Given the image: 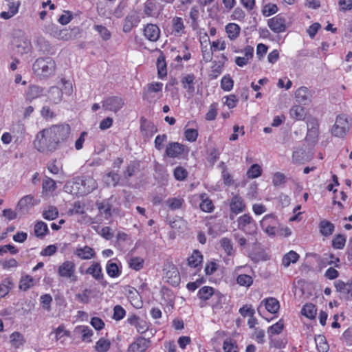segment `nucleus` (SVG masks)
<instances>
[{"label": "nucleus", "instance_id": "f257e3e1", "mask_svg": "<svg viewBox=\"0 0 352 352\" xmlns=\"http://www.w3.org/2000/svg\"><path fill=\"white\" fill-rule=\"evenodd\" d=\"M70 133L71 127L68 124H52L37 133L33 142L34 147L39 153H52L67 140Z\"/></svg>", "mask_w": 352, "mask_h": 352}, {"label": "nucleus", "instance_id": "f03ea898", "mask_svg": "<svg viewBox=\"0 0 352 352\" xmlns=\"http://www.w3.org/2000/svg\"><path fill=\"white\" fill-rule=\"evenodd\" d=\"M32 70L40 78H48L55 74L56 64L50 57L38 58L33 63Z\"/></svg>", "mask_w": 352, "mask_h": 352}, {"label": "nucleus", "instance_id": "7ed1b4c3", "mask_svg": "<svg viewBox=\"0 0 352 352\" xmlns=\"http://www.w3.org/2000/svg\"><path fill=\"white\" fill-rule=\"evenodd\" d=\"M98 187L96 180L91 176H82L78 177L74 182L72 188L77 190L76 194L85 195L91 192Z\"/></svg>", "mask_w": 352, "mask_h": 352}, {"label": "nucleus", "instance_id": "20e7f679", "mask_svg": "<svg viewBox=\"0 0 352 352\" xmlns=\"http://www.w3.org/2000/svg\"><path fill=\"white\" fill-rule=\"evenodd\" d=\"M350 129V124L346 115L337 116L336 122L331 129V133L334 136L343 138Z\"/></svg>", "mask_w": 352, "mask_h": 352}, {"label": "nucleus", "instance_id": "39448f33", "mask_svg": "<svg viewBox=\"0 0 352 352\" xmlns=\"http://www.w3.org/2000/svg\"><path fill=\"white\" fill-rule=\"evenodd\" d=\"M238 228L246 234L255 233L256 226L254 220L248 214H245L237 219Z\"/></svg>", "mask_w": 352, "mask_h": 352}, {"label": "nucleus", "instance_id": "423d86ee", "mask_svg": "<svg viewBox=\"0 0 352 352\" xmlns=\"http://www.w3.org/2000/svg\"><path fill=\"white\" fill-rule=\"evenodd\" d=\"M76 266L74 262L67 261L63 263L58 269V273L60 276L69 278L72 281L77 280V276L75 274Z\"/></svg>", "mask_w": 352, "mask_h": 352}, {"label": "nucleus", "instance_id": "0eeeda50", "mask_svg": "<svg viewBox=\"0 0 352 352\" xmlns=\"http://www.w3.org/2000/svg\"><path fill=\"white\" fill-rule=\"evenodd\" d=\"M188 153V147L179 142H170L168 144L165 151L166 155L171 158L179 157Z\"/></svg>", "mask_w": 352, "mask_h": 352}, {"label": "nucleus", "instance_id": "6e6552de", "mask_svg": "<svg viewBox=\"0 0 352 352\" xmlns=\"http://www.w3.org/2000/svg\"><path fill=\"white\" fill-rule=\"evenodd\" d=\"M124 104V100L119 96H110L104 99L102 102V108L106 111L118 112Z\"/></svg>", "mask_w": 352, "mask_h": 352}, {"label": "nucleus", "instance_id": "1a4fd4ad", "mask_svg": "<svg viewBox=\"0 0 352 352\" xmlns=\"http://www.w3.org/2000/svg\"><path fill=\"white\" fill-rule=\"evenodd\" d=\"M163 270L168 283L173 286H176L179 283V273L177 268L174 265L167 264L164 266Z\"/></svg>", "mask_w": 352, "mask_h": 352}, {"label": "nucleus", "instance_id": "9d476101", "mask_svg": "<svg viewBox=\"0 0 352 352\" xmlns=\"http://www.w3.org/2000/svg\"><path fill=\"white\" fill-rule=\"evenodd\" d=\"M267 25L272 31L278 34L285 32L287 28L285 19L279 14L268 19Z\"/></svg>", "mask_w": 352, "mask_h": 352}, {"label": "nucleus", "instance_id": "9b49d317", "mask_svg": "<svg viewBox=\"0 0 352 352\" xmlns=\"http://www.w3.org/2000/svg\"><path fill=\"white\" fill-rule=\"evenodd\" d=\"M263 230L269 235H274L276 233V219L272 214L265 215L260 222Z\"/></svg>", "mask_w": 352, "mask_h": 352}, {"label": "nucleus", "instance_id": "f8f14e48", "mask_svg": "<svg viewBox=\"0 0 352 352\" xmlns=\"http://www.w3.org/2000/svg\"><path fill=\"white\" fill-rule=\"evenodd\" d=\"M335 287L344 299L349 300L352 298V281L344 283L339 280L335 283Z\"/></svg>", "mask_w": 352, "mask_h": 352}, {"label": "nucleus", "instance_id": "ddd939ff", "mask_svg": "<svg viewBox=\"0 0 352 352\" xmlns=\"http://www.w3.org/2000/svg\"><path fill=\"white\" fill-rule=\"evenodd\" d=\"M163 84L162 82H152L147 85L146 88L143 91V99L150 102L154 100L153 93L160 92L162 89Z\"/></svg>", "mask_w": 352, "mask_h": 352}, {"label": "nucleus", "instance_id": "4468645a", "mask_svg": "<svg viewBox=\"0 0 352 352\" xmlns=\"http://www.w3.org/2000/svg\"><path fill=\"white\" fill-rule=\"evenodd\" d=\"M150 346V340L143 337L138 338L128 348L127 352H145Z\"/></svg>", "mask_w": 352, "mask_h": 352}, {"label": "nucleus", "instance_id": "2eb2a0df", "mask_svg": "<svg viewBox=\"0 0 352 352\" xmlns=\"http://www.w3.org/2000/svg\"><path fill=\"white\" fill-rule=\"evenodd\" d=\"M63 95L62 89L56 86H52L47 91V102L51 104H58L62 101Z\"/></svg>", "mask_w": 352, "mask_h": 352}, {"label": "nucleus", "instance_id": "dca6fc26", "mask_svg": "<svg viewBox=\"0 0 352 352\" xmlns=\"http://www.w3.org/2000/svg\"><path fill=\"white\" fill-rule=\"evenodd\" d=\"M39 201H36L34 196L28 195L22 197L18 202L16 210L19 211H28L31 207L38 204Z\"/></svg>", "mask_w": 352, "mask_h": 352}, {"label": "nucleus", "instance_id": "f3484780", "mask_svg": "<svg viewBox=\"0 0 352 352\" xmlns=\"http://www.w3.org/2000/svg\"><path fill=\"white\" fill-rule=\"evenodd\" d=\"M144 35L150 41H157L160 35V28L155 24H147L144 29Z\"/></svg>", "mask_w": 352, "mask_h": 352}, {"label": "nucleus", "instance_id": "a211bd4d", "mask_svg": "<svg viewBox=\"0 0 352 352\" xmlns=\"http://www.w3.org/2000/svg\"><path fill=\"white\" fill-rule=\"evenodd\" d=\"M295 97L298 103L305 105L311 102V94L307 87H301L296 90Z\"/></svg>", "mask_w": 352, "mask_h": 352}, {"label": "nucleus", "instance_id": "6ab92c4d", "mask_svg": "<svg viewBox=\"0 0 352 352\" xmlns=\"http://www.w3.org/2000/svg\"><path fill=\"white\" fill-rule=\"evenodd\" d=\"M140 122V130L144 137L150 138L157 133V126L153 122H149L143 118H141Z\"/></svg>", "mask_w": 352, "mask_h": 352}, {"label": "nucleus", "instance_id": "aec40b11", "mask_svg": "<svg viewBox=\"0 0 352 352\" xmlns=\"http://www.w3.org/2000/svg\"><path fill=\"white\" fill-rule=\"evenodd\" d=\"M195 76L192 74L184 76L181 79L183 88L185 89L190 96L195 92Z\"/></svg>", "mask_w": 352, "mask_h": 352}, {"label": "nucleus", "instance_id": "412c9836", "mask_svg": "<svg viewBox=\"0 0 352 352\" xmlns=\"http://www.w3.org/2000/svg\"><path fill=\"white\" fill-rule=\"evenodd\" d=\"M74 333L81 336V340L84 342H90L91 337L93 336V331L87 326H78L75 327Z\"/></svg>", "mask_w": 352, "mask_h": 352}, {"label": "nucleus", "instance_id": "4be33fe9", "mask_svg": "<svg viewBox=\"0 0 352 352\" xmlns=\"http://www.w3.org/2000/svg\"><path fill=\"white\" fill-rule=\"evenodd\" d=\"M8 11L1 12L0 14V17L8 20L14 16L19 12V8L20 6L19 1H12L9 2L8 4Z\"/></svg>", "mask_w": 352, "mask_h": 352}, {"label": "nucleus", "instance_id": "5701e85b", "mask_svg": "<svg viewBox=\"0 0 352 352\" xmlns=\"http://www.w3.org/2000/svg\"><path fill=\"white\" fill-rule=\"evenodd\" d=\"M230 210L234 214H239L244 211L245 208V204L241 197L239 196H234L230 204Z\"/></svg>", "mask_w": 352, "mask_h": 352}, {"label": "nucleus", "instance_id": "b1692460", "mask_svg": "<svg viewBox=\"0 0 352 352\" xmlns=\"http://www.w3.org/2000/svg\"><path fill=\"white\" fill-rule=\"evenodd\" d=\"M74 254L81 259L88 260L95 256L94 249L89 246L77 248Z\"/></svg>", "mask_w": 352, "mask_h": 352}, {"label": "nucleus", "instance_id": "393cba45", "mask_svg": "<svg viewBox=\"0 0 352 352\" xmlns=\"http://www.w3.org/2000/svg\"><path fill=\"white\" fill-rule=\"evenodd\" d=\"M43 93V89L37 85H30L26 91V100L32 101L41 96Z\"/></svg>", "mask_w": 352, "mask_h": 352}, {"label": "nucleus", "instance_id": "a878e982", "mask_svg": "<svg viewBox=\"0 0 352 352\" xmlns=\"http://www.w3.org/2000/svg\"><path fill=\"white\" fill-rule=\"evenodd\" d=\"M86 274L91 275L96 280H100L103 278L102 268L99 263H94L86 270Z\"/></svg>", "mask_w": 352, "mask_h": 352}, {"label": "nucleus", "instance_id": "bb28decb", "mask_svg": "<svg viewBox=\"0 0 352 352\" xmlns=\"http://www.w3.org/2000/svg\"><path fill=\"white\" fill-rule=\"evenodd\" d=\"M320 232L324 236H331L335 229L334 225L327 220H322L319 223Z\"/></svg>", "mask_w": 352, "mask_h": 352}, {"label": "nucleus", "instance_id": "cd10ccee", "mask_svg": "<svg viewBox=\"0 0 352 352\" xmlns=\"http://www.w3.org/2000/svg\"><path fill=\"white\" fill-rule=\"evenodd\" d=\"M225 29L228 38L232 41L236 39L239 36L241 28L236 23H230L226 26Z\"/></svg>", "mask_w": 352, "mask_h": 352}, {"label": "nucleus", "instance_id": "c85d7f7f", "mask_svg": "<svg viewBox=\"0 0 352 352\" xmlns=\"http://www.w3.org/2000/svg\"><path fill=\"white\" fill-rule=\"evenodd\" d=\"M217 290L209 286L202 287L198 292L197 296L202 300H207L213 298Z\"/></svg>", "mask_w": 352, "mask_h": 352}, {"label": "nucleus", "instance_id": "c756f323", "mask_svg": "<svg viewBox=\"0 0 352 352\" xmlns=\"http://www.w3.org/2000/svg\"><path fill=\"white\" fill-rule=\"evenodd\" d=\"M212 308L214 312H217L219 309L223 308V305L225 303L226 297L219 291H217L214 296L212 298Z\"/></svg>", "mask_w": 352, "mask_h": 352}, {"label": "nucleus", "instance_id": "7c9ffc66", "mask_svg": "<svg viewBox=\"0 0 352 352\" xmlns=\"http://www.w3.org/2000/svg\"><path fill=\"white\" fill-rule=\"evenodd\" d=\"M300 258L298 254L296 252L291 250L288 253L285 254L282 259V265L285 267H287L291 263H296Z\"/></svg>", "mask_w": 352, "mask_h": 352}, {"label": "nucleus", "instance_id": "2f4dec72", "mask_svg": "<svg viewBox=\"0 0 352 352\" xmlns=\"http://www.w3.org/2000/svg\"><path fill=\"white\" fill-rule=\"evenodd\" d=\"M220 245L228 256L234 255L235 250L233 243L230 238L223 237L220 240Z\"/></svg>", "mask_w": 352, "mask_h": 352}, {"label": "nucleus", "instance_id": "473e14b6", "mask_svg": "<svg viewBox=\"0 0 352 352\" xmlns=\"http://www.w3.org/2000/svg\"><path fill=\"white\" fill-rule=\"evenodd\" d=\"M184 203L182 197H170L166 201V205L171 210H175L181 208Z\"/></svg>", "mask_w": 352, "mask_h": 352}, {"label": "nucleus", "instance_id": "72a5a7b5", "mask_svg": "<svg viewBox=\"0 0 352 352\" xmlns=\"http://www.w3.org/2000/svg\"><path fill=\"white\" fill-rule=\"evenodd\" d=\"M290 116L292 118L297 120H303L305 117V109L300 105H295L289 111Z\"/></svg>", "mask_w": 352, "mask_h": 352}, {"label": "nucleus", "instance_id": "f704fd0d", "mask_svg": "<svg viewBox=\"0 0 352 352\" xmlns=\"http://www.w3.org/2000/svg\"><path fill=\"white\" fill-rule=\"evenodd\" d=\"M49 230L45 223L38 221L36 223L34 228V234L38 238H43L48 232Z\"/></svg>", "mask_w": 352, "mask_h": 352}, {"label": "nucleus", "instance_id": "c9c22d12", "mask_svg": "<svg viewBox=\"0 0 352 352\" xmlns=\"http://www.w3.org/2000/svg\"><path fill=\"white\" fill-rule=\"evenodd\" d=\"M301 313L303 316H306L309 319H314L316 317L317 313V309L316 306L312 303H307L305 305L301 310Z\"/></svg>", "mask_w": 352, "mask_h": 352}, {"label": "nucleus", "instance_id": "e433bc0d", "mask_svg": "<svg viewBox=\"0 0 352 352\" xmlns=\"http://www.w3.org/2000/svg\"><path fill=\"white\" fill-rule=\"evenodd\" d=\"M13 286L14 283L10 278H5L0 284V298L6 296Z\"/></svg>", "mask_w": 352, "mask_h": 352}, {"label": "nucleus", "instance_id": "4c0bfd02", "mask_svg": "<svg viewBox=\"0 0 352 352\" xmlns=\"http://www.w3.org/2000/svg\"><path fill=\"white\" fill-rule=\"evenodd\" d=\"M157 68L159 78H162L167 75L166 63L164 55H160L157 58Z\"/></svg>", "mask_w": 352, "mask_h": 352}, {"label": "nucleus", "instance_id": "58836bf2", "mask_svg": "<svg viewBox=\"0 0 352 352\" xmlns=\"http://www.w3.org/2000/svg\"><path fill=\"white\" fill-rule=\"evenodd\" d=\"M203 260V256L201 252L198 250H195L192 255L188 258V264L192 267H197Z\"/></svg>", "mask_w": 352, "mask_h": 352}, {"label": "nucleus", "instance_id": "ea45409f", "mask_svg": "<svg viewBox=\"0 0 352 352\" xmlns=\"http://www.w3.org/2000/svg\"><path fill=\"white\" fill-rule=\"evenodd\" d=\"M265 308L269 312L275 314L278 311L280 305L276 298H269L265 300Z\"/></svg>", "mask_w": 352, "mask_h": 352}, {"label": "nucleus", "instance_id": "a19ab883", "mask_svg": "<svg viewBox=\"0 0 352 352\" xmlns=\"http://www.w3.org/2000/svg\"><path fill=\"white\" fill-rule=\"evenodd\" d=\"M138 21L135 15H128L124 19L123 25V31L124 32H129L131 30L133 27L138 23Z\"/></svg>", "mask_w": 352, "mask_h": 352}, {"label": "nucleus", "instance_id": "79ce46f5", "mask_svg": "<svg viewBox=\"0 0 352 352\" xmlns=\"http://www.w3.org/2000/svg\"><path fill=\"white\" fill-rule=\"evenodd\" d=\"M10 342L16 348H19L25 343V339L22 334L19 332L15 331L10 335Z\"/></svg>", "mask_w": 352, "mask_h": 352}, {"label": "nucleus", "instance_id": "37998d69", "mask_svg": "<svg viewBox=\"0 0 352 352\" xmlns=\"http://www.w3.org/2000/svg\"><path fill=\"white\" fill-rule=\"evenodd\" d=\"M316 347L319 352H327L329 350V345L327 342L324 336L319 335L315 338Z\"/></svg>", "mask_w": 352, "mask_h": 352}, {"label": "nucleus", "instance_id": "c03bdc74", "mask_svg": "<svg viewBox=\"0 0 352 352\" xmlns=\"http://www.w3.org/2000/svg\"><path fill=\"white\" fill-rule=\"evenodd\" d=\"M58 212L56 207L49 206L43 212V217L45 219L52 221L58 217Z\"/></svg>", "mask_w": 352, "mask_h": 352}, {"label": "nucleus", "instance_id": "a18cd8bd", "mask_svg": "<svg viewBox=\"0 0 352 352\" xmlns=\"http://www.w3.org/2000/svg\"><path fill=\"white\" fill-rule=\"evenodd\" d=\"M104 182L108 186H116L120 181V175L113 172H110L104 178Z\"/></svg>", "mask_w": 352, "mask_h": 352}, {"label": "nucleus", "instance_id": "49530a36", "mask_svg": "<svg viewBox=\"0 0 352 352\" xmlns=\"http://www.w3.org/2000/svg\"><path fill=\"white\" fill-rule=\"evenodd\" d=\"M34 284V279L30 276H25L22 277L19 282V289L23 291H27Z\"/></svg>", "mask_w": 352, "mask_h": 352}, {"label": "nucleus", "instance_id": "de8ad7c7", "mask_svg": "<svg viewBox=\"0 0 352 352\" xmlns=\"http://www.w3.org/2000/svg\"><path fill=\"white\" fill-rule=\"evenodd\" d=\"M111 346V342L104 338H100L95 345V349L98 352H107Z\"/></svg>", "mask_w": 352, "mask_h": 352}, {"label": "nucleus", "instance_id": "09e8293b", "mask_svg": "<svg viewBox=\"0 0 352 352\" xmlns=\"http://www.w3.org/2000/svg\"><path fill=\"white\" fill-rule=\"evenodd\" d=\"M224 352H238V346L235 341L231 338H227L223 344Z\"/></svg>", "mask_w": 352, "mask_h": 352}, {"label": "nucleus", "instance_id": "8fccbe9b", "mask_svg": "<svg viewBox=\"0 0 352 352\" xmlns=\"http://www.w3.org/2000/svg\"><path fill=\"white\" fill-rule=\"evenodd\" d=\"M99 212L101 214L104 215L106 219L111 217V206L107 201H102L98 204Z\"/></svg>", "mask_w": 352, "mask_h": 352}, {"label": "nucleus", "instance_id": "3c124183", "mask_svg": "<svg viewBox=\"0 0 352 352\" xmlns=\"http://www.w3.org/2000/svg\"><path fill=\"white\" fill-rule=\"evenodd\" d=\"M261 173L262 170L261 166L257 164H252L250 166V168L248 170L247 176L248 177L252 179L257 178L261 175Z\"/></svg>", "mask_w": 352, "mask_h": 352}, {"label": "nucleus", "instance_id": "603ef678", "mask_svg": "<svg viewBox=\"0 0 352 352\" xmlns=\"http://www.w3.org/2000/svg\"><path fill=\"white\" fill-rule=\"evenodd\" d=\"M106 268L108 275L111 277H117L120 274L117 264L111 261H108Z\"/></svg>", "mask_w": 352, "mask_h": 352}, {"label": "nucleus", "instance_id": "864d4df0", "mask_svg": "<svg viewBox=\"0 0 352 352\" xmlns=\"http://www.w3.org/2000/svg\"><path fill=\"white\" fill-rule=\"evenodd\" d=\"M346 243V238L342 234H337L332 240V246L336 249H342Z\"/></svg>", "mask_w": 352, "mask_h": 352}, {"label": "nucleus", "instance_id": "5fc2aeb1", "mask_svg": "<svg viewBox=\"0 0 352 352\" xmlns=\"http://www.w3.org/2000/svg\"><path fill=\"white\" fill-rule=\"evenodd\" d=\"M236 283L241 286L250 287L253 283V279L249 275L241 274L237 276Z\"/></svg>", "mask_w": 352, "mask_h": 352}, {"label": "nucleus", "instance_id": "6e6d98bb", "mask_svg": "<svg viewBox=\"0 0 352 352\" xmlns=\"http://www.w3.org/2000/svg\"><path fill=\"white\" fill-rule=\"evenodd\" d=\"M56 188L54 180L50 177H46L43 182V190L45 192H52Z\"/></svg>", "mask_w": 352, "mask_h": 352}, {"label": "nucleus", "instance_id": "4d7b16f0", "mask_svg": "<svg viewBox=\"0 0 352 352\" xmlns=\"http://www.w3.org/2000/svg\"><path fill=\"white\" fill-rule=\"evenodd\" d=\"M94 29L100 34L104 41H108L111 38V32L102 25H94Z\"/></svg>", "mask_w": 352, "mask_h": 352}, {"label": "nucleus", "instance_id": "13d9d810", "mask_svg": "<svg viewBox=\"0 0 352 352\" xmlns=\"http://www.w3.org/2000/svg\"><path fill=\"white\" fill-rule=\"evenodd\" d=\"M173 174L175 179L179 181L184 180L188 176L187 170L182 166L176 167Z\"/></svg>", "mask_w": 352, "mask_h": 352}, {"label": "nucleus", "instance_id": "bf43d9fd", "mask_svg": "<svg viewBox=\"0 0 352 352\" xmlns=\"http://www.w3.org/2000/svg\"><path fill=\"white\" fill-rule=\"evenodd\" d=\"M41 115L46 120H52L56 117V113L48 106H43L42 107Z\"/></svg>", "mask_w": 352, "mask_h": 352}, {"label": "nucleus", "instance_id": "052dcab7", "mask_svg": "<svg viewBox=\"0 0 352 352\" xmlns=\"http://www.w3.org/2000/svg\"><path fill=\"white\" fill-rule=\"evenodd\" d=\"M234 82L229 76H225L221 81V87L224 91H230L233 87Z\"/></svg>", "mask_w": 352, "mask_h": 352}, {"label": "nucleus", "instance_id": "680f3d73", "mask_svg": "<svg viewBox=\"0 0 352 352\" xmlns=\"http://www.w3.org/2000/svg\"><path fill=\"white\" fill-rule=\"evenodd\" d=\"M278 12V7L276 4H267L265 5L263 10L262 13L265 16H269Z\"/></svg>", "mask_w": 352, "mask_h": 352}, {"label": "nucleus", "instance_id": "e2e57ef3", "mask_svg": "<svg viewBox=\"0 0 352 352\" xmlns=\"http://www.w3.org/2000/svg\"><path fill=\"white\" fill-rule=\"evenodd\" d=\"M144 260L140 257H134L130 260L129 266L135 270H140L142 268Z\"/></svg>", "mask_w": 352, "mask_h": 352}, {"label": "nucleus", "instance_id": "0e129e2a", "mask_svg": "<svg viewBox=\"0 0 352 352\" xmlns=\"http://www.w3.org/2000/svg\"><path fill=\"white\" fill-rule=\"evenodd\" d=\"M284 327V323L282 320H279L276 324L272 325L268 329V333L279 334Z\"/></svg>", "mask_w": 352, "mask_h": 352}, {"label": "nucleus", "instance_id": "69168bd1", "mask_svg": "<svg viewBox=\"0 0 352 352\" xmlns=\"http://www.w3.org/2000/svg\"><path fill=\"white\" fill-rule=\"evenodd\" d=\"M155 8V3L152 0H147L144 6V13L151 16L153 15V12Z\"/></svg>", "mask_w": 352, "mask_h": 352}, {"label": "nucleus", "instance_id": "338daca9", "mask_svg": "<svg viewBox=\"0 0 352 352\" xmlns=\"http://www.w3.org/2000/svg\"><path fill=\"white\" fill-rule=\"evenodd\" d=\"M199 207L201 210L206 212H211L214 209V206L212 201L208 199L203 200L200 203Z\"/></svg>", "mask_w": 352, "mask_h": 352}, {"label": "nucleus", "instance_id": "774afa93", "mask_svg": "<svg viewBox=\"0 0 352 352\" xmlns=\"http://www.w3.org/2000/svg\"><path fill=\"white\" fill-rule=\"evenodd\" d=\"M125 313V310L120 305H116L113 309V318L116 320H120L124 317Z\"/></svg>", "mask_w": 352, "mask_h": 352}]
</instances>
